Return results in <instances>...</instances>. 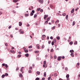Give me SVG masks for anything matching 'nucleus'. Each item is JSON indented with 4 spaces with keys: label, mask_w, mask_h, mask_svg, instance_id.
<instances>
[{
    "label": "nucleus",
    "mask_w": 80,
    "mask_h": 80,
    "mask_svg": "<svg viewBox=\"0 0 80 80\" xmlns=\"http://www.w3.org/2000/svg\"><path fill=\"white\" fill-rule=\"evenodd\" d=\"M58 61H60V60H62V57L59 56L58 58Z\"/></svg>",
    "instance_id": "1"
},
{
    "label": "nucleus",
    "mask_w": 80,
    "mask_h": 80,
    "mask_svg": "<svg viewBox=\"0 0 80 80\" xmlns=\"http://www.w3.org/2000/svg\"><path fill=\"white\" fill-rule=\"evenodd\" d=\"M39 2L40 3H43V0H38Z\"/></svg>",
    "instance_id": "2"
},
{
    "label": "nucleus",
    "mask_w": 80,
    "mask_h": 80,
    "mask_svg": "<svg viewBox=\"0 0 80 80\" xmlns=\"http://www.w3.org/2000/svg\"><path fill=\"white\" fill-rule=\"evenodd\" d=\"M75 11V9L74 8H72V10L71 11V13H73V12H74V11Z\"/></svg>",
    "instance_id": "3"
},
{
    "label": "nucleus",
    "mask_w": 80,
    "mask_h": 80,
    "mask_svg": "<svg viewBox=\"0 0 80 80\" xmlns=\"http://www.w3.org/2000/svg\"><path fill=\"white\" fill-rule=\"evenodd\" d=\"M39 45L38 44H36V46L37 47V48L38 49H39L40 48V47L39 46Z\"/></svg>",
    "instance_id": "4"
},
{
    "label": "nucleus",
    "mask_w": 80,
    "mask_h": 80,
    "mask_svg": "<svg viewBox=\"0 0 80 80\" xmlns=\"http://www.w3.org/2000/svg\"><path fill=\"white\" fill-rule=\"evenodd\" d=\"M10 53H15V52L14 51V50H13L12 51V50H10Z\"/></svg>",
    "instance_id": "5"
},
{
    "label": "nucleus",
    "mask_w": 80,
    "mask_h": 80,
    "mask_svg": "<svg viewBox=\"0 0 80 80\" xmlns=\"http://www.w3.org/2000/svg\"><path fill=\"white\" fill-rule=\"evenodd\" d=\"M19 26H22V23L21 22H19Z\"/></svg>",
    "instance_id": "6"
},
{
    "label": "nucleus",
    "mask_w": 80,
    "mask_h": 80,
    "mask_svg": "<svg viewBox=\"0 0 80 80\" xmlns=\"http://www.w3.org/2000/svg\"><path fill=\"white\" fill-rule=\"evenodd\" d=\"M37 14H34V18H36V17H37Z\"/></svg>",
    "instance_id": "7"
},
{
    "label": "nucleus",
    "mask_w": 80,
    "mask_h": 80,
    "mask_svg": "<svg viewBox=\"0 0 80 80\" xmlns=\"http://www.w3.org/2000/svg\"><path fill=\"white\" fill-rule=\"evenodd\" d=\"M13 2L14 3H16V2H18V0H13Z\"/></svg>",
    "instance_id": "8"
},
{
    "label": "nucleus",
    "mask_w": 80,
    "mask_h": 80,
    "mask_svg": "<svg viewBox=\"0 0 80 80\" xmlns=\"http://www.w3.org/2000/svg\"><path fill=\"white\" fill-rule=\"evenodd\" d=\"M71 56H72V57H74V54H73V53H71Z\"/></svg>",
    "instance_id": "9"
},
{
    "label": "nucleus",
    "mask_w": 80,
    "mask_h": 80,
    "mask_svg": "<svg viewBox=\"0 0 80 80\" xmlns=\"http://www.w3.org/2000/svg\"><path fill=\"white\" fill-rule=\"evenodd\" d=\"M68 15H67L66 16V20H68Z\"/></svg>",
    "instance_id": "10"
},
{
    "label": "nucleus",
    "mask_w": 80,
    "mask_h": 80,
    "mask_svg": "<svg viewBox=\"0 0 80 80\" xmlns=\"http://www.w3.org/2000/svg\"><path fill=\"white\" fill-rule=\"evenodd\" d=\"M19 76L20 77H23V75H22V73L19 74Z\"/></svg>",
    "instance_id": "11"
},
{
    "label": "nucleus",
    "mask_w": 80,
    "mask_h": 80,
    "mask_svg": "<svg viewBox=\"0 0 80 80\" xmlns=\"http://www.w3.org/2000/svg\"><path fill=\"white\" fill-rule=\"evenodd\" d=\"M25 17H28V16H29V14H25Z\"/></svg>",
    "instance_id": "12"
},
{
    "label": "nucleus",
    "mask_w": 80,
    "mask_h": 80,
    "mask_svg": "<svg viewBox=\"0 0 80 80\" xmlns=\"http://www.w3.org/2000/svg\"><path fill=\"white\" fill-rule=\"evenodd\" d=\"M29 55V54H28V53H26L25 55V56L26 57H28Z\"/></svg>",
    "instance_id": "13"
},
{
    "label": "nucleus",
    "mask_w": 80,
    "mask_h": 80,
    "mask_svg": "<svg viewBox=\"0 0 80 80\" xmlns=\"http://www.w3.org/2000/svg\"><path fill=\"white\" fill-rule=\"evenodd\" d=\"M70 53L73 52H74V51H73V50H70Z\"/></svg>",
    "instance_id": "14"
},
{
    "label": "nucleus",
    "mask_w": 80,
    "mask_h": 80,
    "mask_svg": "<svg viewBox=\"0 0 80 80\" xmlns=\"http://www.w3.org/2000/svg\"><path fill=\"white\" fill-rule=\"evenodd\" d=\"M37 73L39 75L40 74V72L39 71H37Z\"/></svg>",
    "instance_id": "15"
},
{
    "label": "nucleus",
    "mask_w": 80,
    "mask_h": 80,
    "mask_svg": "<svg viewBox=\"0 0 80 80\" xmlns=\"http://www.w3.org/2000/svg\"><path fill=\"white\" fill-rule=\"evenodd\" d=\"M5 77V74H3L2 75V78H4Z\"/></svg>",
    "instance_id": "16"
},
{
    "label": "nucleus",
    "mask_w": 80,
    "mask_h": 80,
    "mask_svg": "<svg viewBox=\"0 0 80 80\" xmlns=\"http://www.w3.org/2000/svg\"><path fill=\"white\" fill-rule=\"evenodd\" d=\"M22 57V55L20 54H19V55H18V58H20V57Z\"/></svg>",
    "instance_id": "17"
},
{
    "label": "nucleus",
    "mask_w": 80,
    "mask_h": 80,
    "mask_svg": "<svg viewBox=\"0 0 80 80\" xmlns=\"http://www.w3.org/2000/svg\"><path fill=\"white\" fill-rule=\"evenodd\" d=\"M46 75H47V74H46V72H45L44 73V76L45 77Z\"/></svg>",
    "instance_id": "18"
},
{
    "label": "nucleus",
    "mask_w": 80,
    "mask_h": 80,
    "mask_svg": "<svg viewBox=\"0 0 80 80\" xmlns=\"http://www.w3.org/2000/svg\"><path fill=\"white\" fill-rule=\"evenodd\" d=\"M55 28V26H53V27H52L51 28L52 30H54Z\"/></svg>",
    "instance_id": "19"
},
{
    "label": "nucleus",
    "mask_w": 80,
    "mask_h": 80,
    "mask_svg": "<svg viewBox=\"0 0 80 80\" xmlns=\"http://www.w3.org/2000/svg\"><path fill=\"white\" fill-rule=\"evenodd\" d=\"M23 67H22L20 71L21 72L23 71Z\"/></svg>",
    "instance_id": "20"
},
{
    "label": "nucleus",
    "mask_w": 80,
    "mask_h": 80,
    "mask_svg": "<svg viewBox=\"0 0 80 80\" xmlns=\"http://www.w3.org/2000/svg\"><path fill=\"white\" fill-rule=\"evenodd\" d=\"M69 74H68L66 75V77L67 78H69Z\"/></svg>",
    "instance_id": "21"
},
{
    "label": "nucleus",
    "mask_w": 80,
    "mask_h": 80,
    "mask_svg": "<svg viewBox=\"0 0 80 80\" xmlns=\"http://www.w3.org/2000/svg\"><path fill=\"white\" fill-rule=\"evenodd\" d=\"M44 17H45L46 18H47V17H48V15H44Z\"/></svg>",
    "instance_id": "22"
},
{
    "label": "nucleus",
    "mask_w": 80,
    "mask_h": 80,
    "mask_svg": "<svg viewBox=\"0 0 80 80\" xmlns=\"http://www.w3.org/2000/svg\"><path fill=\"white\" fill-rule=\"evenodd\" d=\"M35 53H39V51H36L35 52Z\"/></svg>",
    "instance_id": "23"
},
{
    "label": "nucleus",
    "mask_w": 80,
    "mask_h": 80,
    "mask_svg": "<svg viewBox=\"0 0 80 80\" xmlns=\"http://www.w3.org/2000/svg\"><path fill=\"white\" fill-rule=\"evenodd\" d=\"M75 21H73V23H72V25H75Z\"/></svg>",
    "instance_id": "24"
},
{
    "label": "nucleus",
    "mask_w": 80,
    "mask_h": 80,
    "mask_svg": "<svg viewBox=\"0 0 80 80\" xmlns=\"http://www.w3.org/2000/svg\"><path fill=\"white\" fill-rule=\"evenodd\" d=\"M70 45H72L73 44V42L71 41L69 42Z\"/></svg>",
    "instance_id": "25"
},
{
    "label": "nucleus",
    "mask_w": 80,
    "mask_h": 80,
    "mask_svg": "<svg viewBox=\"0 0 80 80\" xmlns=\"http://www.w3.org/2000/svg\"><path fill=\"white\" fill-rule=\"evenodd\" d=\"M51 44L52 45H54V41H52L51 42Z\"/></svg>",
    "instance_id": "26"
},
{
    "label": "nucleus",
    "mask_w": 80,
    "mask_h": 80,
    "mask_svg": "<svg viewBox=\"0 0 80 80\" xmlns=\"http://www.w3.org/2000/svg\"><path fill=\"white\" fill-rule=\"evenodd\" d=\"M62 15H63V16H65V15H66V13H62Z\"/></svg>",
    "instance_id": "27"
},
{
    "label": "nucleus",
    "mask_w": 80,
    "mask_h": 80,
    "mask_svg": "<svg viewBox=\"0 0 80 80\" xmlns=\"http://www.w3.org/2000/svg\"><path fill=\"white\" fill-rule=\"evenodd\" d=\"M42 37L44 38H45L46 37V36H45V35H42Z\"/></svg>",
    "instance_id": "28"
},
{
    "label": "nucleus",
    "mask_w": 80,
    "mask_h": 80,
    "mask_svg": "<svg viewBox=\"0 0 80 80\" xmlns=\"http://www.w3.org/2000/svg\"><path fill=\"white\" fill-rule=\"evenodd\" d=\"M24 52L25 53H28V49L24 50Z\"/></svg>",
    "instance_id": "29"
},
{
    "label": "nucleus",
    "mask_w": 80,
    "mask_h": 80,
    "mask_svg": "<svg viewBox=\"0 0 80 80\" xmlns=\"http://www.w3.org/2000/svg\"><path fill=\"white\" fill-rule=\"evenodd\" d=\"M33 13L32 12H31L30 14V16H33Z\"/></svg>",
    "instance_id": "30"
},
{
    "label": "nucleus",
    "mask_w": 80,
    "mask_h": 80,
    "mask_svg": "<svg viewBox=\"0 0 80 80\" xmlns=\"http://www.w3.org/2000/svg\"><path fill=\"white\" fill-rule=\"evenodd\" d=\"M57 40H59V39H60V37L58 36V37H57Z\"/></svg>",
    "instance_id": "31"
},
{
    "label": "nucleus",
    "mask_w": 80,
    "mask_h": 80,
    "mask_svg": "<svg viewBox=\"0 0 80 80\" xmlns=\"http://www.w3.org/2000/svg\"><path fill=\"white\" fill-rule=\"evenodd\" d=\"M54 77H57V73H54Z\"/></svg>",
    "instance_id": "32"
},
{
    "label": "nucleus",
    "mask_w": 80,
    "mask_h": 80,
    "mask_svg": "<svg viewBox=\"0 0 80 80\" xmlns=\"http://www.w3.org/2000/svg\"><path fill=\"white\" fill-rule=\"evenodd\" d=\"M75 45H77V41H76L74 43Z\"/></svg>",
    "instance_id": "33"
},
{
    "label": "nucleus",
    "mask_w": 80,
    "mask_h": 80,
    "mask_svg": "<svg viewBox=\"0 0 80 80\" xmlns=\"http://www.w3.org/2000/svg\"><path fill=\"white\" fill-rule=\"evenodd\" d=\"M32 46H30L28 47L29 48H32Z\"/></svg>",
    "instance_id": "34"
},
{
    "label": "nucleus",
    "mask_w": 80,
    "mask_h": 80,
    "mask_svg": "<svg viewBox=\"0 0 80 80\" xmlns=\"http://www.w3.org/2000/svg\"><path fill=\"white\" fill-rule=\"evenodd\" d=\"M48 23V21H46L45 22V24H46V25H47Z\"/></svg>",
    "instance_id": "35"
},
{
    "label": "nucleus",
    "mask_w": 80,
    "mask_h": 80,
    "mask_svg": "<svg viewBox=\"0 0 80 80\" xmlns=\"http://www.w3.org/2000/svg\"><path fill=\"white\" fill-rule=\"evenodd\" d=\"M5 75L6 76H8V73H5Z\"/></svg>",
    "instance_id": "36"
},
{
    "label": "nucleus",
    "mask_w": 80,
    "mask_h": 80,
    "mask_svg": "<svg viewBox=\"0 0 80 80\" xmlns=\"http://www.w3.org/2000/svg\"><path fill=\"white\" fill-rule=\"evenodd\" d=\"M40 80V78H37L35 79V80Z\"/></svg>",
    "instance_id": "37"
},
{
    "label": "nucleus",
    "mask_w": 80,
    "mask_h": 80,
    "mask_svg": "<svg viewBox=\"0 0 80 80\" xmlns=\"http://www.w3.org/2000/svg\"><path fill=\"white\" fill-rule=\"evenodd\" d=\"M57 22H58H58H59V20H57L55 22V23H57Z\"/></svg>",
    "instance_id": "38"
},
{
    "label": "nucleus",
    "mask_w": 80,
    "mask_h": 80,
    "mask_svg": "<svg viewBox=\"0 0 80 80\" xmlns=\"http://www.w3.org/2000/svg\"><path fill=\"white\" fill-rule=\"evenodd\" d=\"M43 9H41L40 10V12H43Z\"/></svg>",
    "instance_id": "39"
},
{
    "label": "nucleus",
    "mask_w": 80,
    "mask_h": 80,
    "mask_svg": "<svg viewBox=\"0 0 80 80\" xmlns=\"http://www.w3.org/2000/svg\"><path fill=\"white\" fill-rule=\"evenodd\" d=\"M31 12L33 13H35V11L34 10H32Z\"/></svg>",
    "instance_id": "40"
},
{
    "label": "nucleus",
    "mask_w": 80,
    "mask_h": 80,
    "mask_svg": "<svg viewBox=\"0 0 80 80\" xmlns=\"http://www.w3.org/2000/svg\"><path fill=\"white\" fill-rule=\"evenodd\" d=\"M40 10V8H38L37 9V11H39Z\"/></svg>",
    "instance_id": "41"
},
{
    "label": "nucleus",
    "mask_w": 80,
    "mask_h": 80,
    "mask_svg": "<svg viewBox=\"0 0 80 80\" xmlns=\"http://www.w3.org/2000/svg\"><path fill=\"white\" fill-rule=\"evenodd\" d=\"M50 18H48L47 19V21H49L50 20Z\"/></svg>",
    "instance_id": "42"
},
{
    "label": "nucleus",
    "mask_w": 80,
    "mask_h": 80,
    "mask_svg": "<svg viewBox=\"0 0 80 80\" xmlns=\"http://www.w3.org/2000/svg\"><path fill=\"white\" fill-rule=\"evenodd\" d=\"M50 8H53V5H50Z\"/></svg>",
    "instance_id": "43"
},
{
    "label": "nucleus",
    "mask_w": 80,
    "mask_h": 80,
    "mask_svg": "<svg viewBox=\"0 0 80 80\" xmlns=\"http://www.w3.org/2000/svg\"><path fill=\"white\" fill-rule=\"evenodd\" d=\"M42 48H44L45 47V46L43 45H42Z\"/></svg>",
    "instance_id": "44"
},
{
    "label": "nucleus",
    "mask_w": 80,
    "mask_h": 80,
    "mask_svg": "<svg viewBox=\"0 0 80 80\" xmlns=\"http://www.w3.org/2000/svg\"><path fill=\"white\" fill-rule=\"evenodd\" d=\"M5 67H6V68H8V65H7V64H6L5 65Z\"/></svg>",
    "instance_id": "45"
},
{
    "label": "nucleus",
    "mask_w": 80,
    "mask_h": 80,
    "mask_svg": "<svg viewBox=\"0 0 80 80\" xmlns=\"http://www.w3.org/2000/svg\"><path fill=\"white\" fill-rule=\"evenodd\" d=\"M43 67H44V68H46L47 67L45 66V64L43 65Z\"/></svg>",
    "instance_id": "46"
},
{
    "label": "nucleus",
    "mask_w": 80,
    "mask_h": 80,
    "mask_svg": "<svg viewBox=\"0 0 80 80\" xmlns=\"http://www.w3.org/2000/svg\"><path fill=\"white\" fill-rule=\"evenodd\" d=\"M24 33V32L23 31H21V33H22V34H23Z\"/></svg>",
    "instance_id": "47"
},
{
    "label": "nucleus",
    "mask_w": 80,
    "mask_h": 80,
    "mask_svg": "<svg viewBox=\"0 0 80 80\" xmlns=\"http://www.w3.org/2000/svg\"><path fill=\"white\" fill-rule=\"evenodd\" d=\"M48 43L49 44H50V43H51V41H49Z\"/></svg>",
    "instance_id": "48"
},
{
    "label": "nucleus",
    "mask_w": 80,
    "mask_h": 80,
    "mask_svg": "<svg viewBox=\"0 0 80 80\" xmlns=\"http://www.w3.org/2000/svg\"><path fill=\"white\" fill-rule=\"evenodd\" d=\"M50 39H51V40H52V39H53V37L52 36H51L50 37Z\"/></svg>",
    "instance_id": "49"
},
{
    "label": "nucleus",
    "mask_w": 80,
    "mask_h": 80,
    "mask_svg": "<svg viewBox=\"0 0 80 80\" xmlns=\"http://www.w3.org/2000/svg\"><path fill=\"white\" fill-rule=\"evenodd\" d=\"M19 70V68L17 67L16 69V71H17V70Z\"/></svg>",
    "instance_id": "50"
},
{
    "label": "nucleus",
    "mask_w": 80,
    "mask_h": 80,
    "mask_svg": "<svg viewBox=\"0 0 80 80\" xmlns=\"http://www.w3.org/2000/svg\"><path fill=\"white\" fill-rule=\"evenodd\" d=\"M12 28V26H10L9 27H8V28L9 29H10V28Z\"/></svg>",
    "instance_id": "51"
},
{
    "label": "nucleus",
    "mask_w": 80,
    "mask_h": 80,
    "mask_svg": "<svg viewBox=\"0 0 80 80\" xmlns=\"http://www.w3.org/2000/svg\"><path fill=\"white\" fill-rule=\"evenodd\" d=\"M53 51V49H52L50 50L51 52H52Z\"/></svg>",
    "instance_id": "52"
},
{
    "label": "nucleus",
    "mask_w": 80,
    "mask_h": 80,
    "mask_svg": "<svg viewBox=\"0 0 80 80\" xmlns=\"http://www.w3.org/2000/svg\"><path fill=\"white\" fill-rule=\"evenodd\" d=\"M32 67L34 68V67H35V64H32Z\"/></svg>",
    "instance_id": "53"
},
{
    "label": "nucleus",
    "mask_w": 80,
    "mask_h": 80,
    "mask_svg": "<svg viewBox=\"0 0 80 80\" xmlns=\"http://www.w3.org/2000/svg\"><path fill=\"white\" fill-rule=\"evenodd\" d=\"M51 78V77H49L48 78V80H50Z\"/></svg>",
    "instance_id": "54"
},
{
    "label": "nucleus",
    "mask_w": 80,
    "mask_h": 80,
    "mask_svg": "<svg viewBox=\"0 0 80 80\" xmlns=\"http://www.w3.org/2000/svg\"><path fill=\"white\" fill-rule=\"evenodd\" d=\"M32 50H33L32 49L29 50V52H32Z\"/></svg>",
    "instance_id": "55"
},
{
    "label": "nucleus",
    "mask_w": 80,
    "mask_h": 80,
    "mask_svg": "<svg viewBox=\"0 0 80 80\" xmlns=\"http://www.w3.org/2000/svg\"><path fill=\"white\" fill-rule=\"evenodd\" d=\"M47 62H46V61H44L43 63L44 64H46Z\"/></svg>",
    "instance_id": "56"
},
{
    "label": "nucleus",
    "mask_w": 80,
    "mask_h": 80,
    "mask_svg": "<svg viewBox=\"0 0 80 80\" xmlns=\"http://www.w3.org/2000/svg\"><path fill=\"white\" fill-rule=\"evenodd\" d=\"M10 37L11 38H13V35L12 34H11Z\"/></svg>",
    "instance_id": "57"
},
{
    "label": "nucleus",
    "mask_w": 80,
    "mask_h": 80,
    "mask_svg": "<svg viewBox=\"0 0 80 80\" xmlns=\"http://www.w3.org/2000/svg\"><path fill=\"white\" fill-rule=\"evenodd\" d=\"M53 40L54 41L55 43H56V42H57V40L55 39H53Z\"/></svg>",
    "instance_id": "58"
},
{
    "label": "nucleus",
    "mask_w": 80,
    "mask_h": 80,
    "mask_svg": "<svg viewBox=\"0 0 80 80\" xmlns=\"http://www.w3.org/2000/svg\"><path fill=\"white\" fill-rule=\"evenodd\" d=\"M29 69H30V70H32V67H30L29 68Z\"/></svg>",
    "instance_id": "59"
},
{
    "label": "nucleus",
    "mask_w": 80,
    "mask_h": 80,
    "mask_svg": "<svg viewBox=\"0 0 80 80\" xmlns=\"http://www.w3.org/2000/svg\"><path fill=\"white\" fill-rule=\"evenodd\" d=\"M12 12L14 13H16V12L15 11V10H13Z\"/></svg>",
    "instance_id": "60"
},
{
    "label": "nucleus",
    "mask_w": 80,
    "mask_h": 80,
    "mask_svg": "<svg viewBox=\"0 0 80 80\" xmlns=\"http://www.w3.org/2000/svg\"><path fill=\"white\" fill-rule=\"evenodd\" d=\"M45 78H42V80H45Z\"/></svg>",
    "instance_id": "61"
},
{
    "label": "nucleus",
    "mask_w": 80,
    "mask_h": 80,
    "mask_svg": "<svg viewBox=\"0 0 80 80\" xmlns=\"http://www.w3.org/2000/svg\"><path fill=\"white\" fill-rule=\"evenodd\" d=\"M5 45L6 46H8V44H7V43H6L5 44Z\"/></svg>",
    "instance_id": "62"
},
{
    "label": "nucleus",
    "mask_w": 80,
    "mask_h": 80,
    "mask_svg": "<svg viewBox=\"0 0 80 80\" xmlns=\"http://www.w3.org/2000/svg\"><path fill=\"white\" fill-rule=\"evenodd\" d=\"M51 22H52V23H54V20H52Z\"/></svg>",
    "instance_id": "63"
},
{
    "label": "nucleus",
    "mask_w": 80,
    "mask_h": 80,
    "mask_svg": "<svg viewBox=\"0 0 80 80\" xmlns=\"http://www.w3.org/2000/svg\"><path fill=\"white\" fill-rule=\"evenodd\" d=\"M65 70H68V68H65Z\"/></svg>",
    "instance_id": "64"
}]
</instances>
